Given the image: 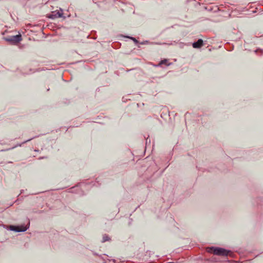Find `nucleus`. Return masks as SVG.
<instances>
[{
    "label": "nucleus",
    "instance_id": "obj_5",
    "mask_svg": "<svg viewBox=\"0 0 263 263\" xmlns=\"http://www.w3.org/2000/svg\"><path fill=\"white\" fill-rule=\"evenodd\" d=\"M39 136H36L35 137H33L30 139H29L26 141H24V142H23L22 143H20V144H17L16 145H15V146H13L11 148H7L6 149H2L0 151V152H5V151H9V150H11V149H14V148H16L18 146H21L23 144L29 142V141H30L31 140H32V139L36 138V137H38Z\"/></svg>",
    "mask_w": 263,
    "mask_h": 263
},
{
    "label": "nucleus",
    "instance_id": "obj_8",
    "mask_svg": "<svg viewBox=\"0 0 263 263\" xmlns=\"http://www.w3.org/2000/svg\"><path fill=\"white\" fill-rule=\"evenodd\" d=\"M167 62H168V60H167V59H163V60H162L159 62V64H158V65H155V66H156V67H158V66H161V65H163V64H165V65H167V66H169V65H170L171 64V63H168H168H167Z\"/></svg>",
    "mask_w": 263,
    "mask_h": 263
},
{
    "label": "nucleus",
    "instance_id": "obj_3",
    "mask_svg": "<svg viewBox=\"0 0 263 263\" xmlns=\"http://www.w3.org/2000/svg\"><path fill=\"white\" fill-rule=\"evenodd\" d=\"M5 40L12 44H16L22 40V36L21 34L9 36L4 38Z\"/></svg>",
    "mask_w": 263,
    "mask_h": 263
},
{
    "label": "nucleus",
    "instance_id": "obj_9",
    "mask_svg": "<svg viewBox=\"0 0 263 263\" xmlns=\"http://www.w3.org/2000/svg\"><path fill=\"white\" fill-rule=\"evenodd\" d=\"M111 238L110 237L106 234H105L103 235L102 240L101 241L102 242H105L106 241H110Z\"/></svg>",
    "mask_w": 263,
    "mask_h": 263
},
{
    "label": "nucleus",
    "instance_id": "obj_10",
    "mask_svg": "<svg viewBox=\"0 0 263 263\" xmlns=\"http://www.w3.org/2000/svg\"><path fill=\"white\" fill-rule=\"evenodd\" d=\"M125 37L130 39V40H133L134 42L135 43V44L137 45L138 44H140L139 41L135 37L130 36H126Z\"/></svg>",
    "mask_w": 263,
    "mask_h": 263
},
{
    "label": "nucleus",
    "instance_id": "obj_13",
    "mask_svg": "<svg viewBox=\"0 0 263 263\" xmlns=\"http://www.w3.org/2000/svg\"><path fill=\"white\" fill-rule=\"evenodd\" d=\"M258 51H260L261 53H263V51L262 49H256V50H255V52H258Z\"/></svg>",
    "mask_w": 263,
    "mask_h": 263
},
{
    "label": "nucleus",
    "instance_id": "obj_12",
    "mask_svg": "<svg viewBox=\"0 0 263 263\" xmlns=\"http://www.w3.org/2000/svg\"><path fill=\"white\" fill-rule=\"evenodd\" d=\"M148 43H149V42L148 41H144L140 43V44L141 45L147 44Z\"/></svg>",
    "mask_w": 263,
    "mask_h": 263
},
{
    "label": "nucleus",
    "instance_id": "obj_7",
    "mask_svg": "<svg viewBox=\"0 0 263 263\" xmlns=\"http://www.w3.org/2000/svg\"><path fill=\"white\" fill-rule=\"evenodd\" d=\"M85 185L84 183H80L78 185L73 186L69 189V192L78 194L79 193V187Z\"/></svg>",
    "mask_w": 263,
    "mask_h": 263
},
{
    "label": "nucleus",
    "instance_id": "obj_17",
    "mask_svg": "<svg viewBox=\"0 0 263 263\" xmlns=\"http://www.w3.org/2000/svg\"><path fill=\"white\" fill-rule=\"evenodd\" d=\"M38 151H39V150H36V149L35 150V152H38Z\"/></svg>",
    "mask_w": 263,
    "mask_h": 263
},
{
    "label": "nucleus",
    "instance_id": "obj_6",
    "mask_svg": "<svg viewBox=\"0 0 263 263\" xmlns=\"http://www.w3.org/2000/svg\"><path fill=\"white\" fill-rule=\"evenodd\" d=\"M203 45V41L201 39H198L197 41L194 42L192 44L194 48L199 49Z\"/></svg>",
    "mask_w": 263,
    "mask_h": 263
},
{
    "label": "nucleus",
    "instance_id": "obj_14",
    "mask_svg": "<svg viewBox=\"0 0 263 263\" xmlns=\"http://www.w3.org/2000/svg\"><path fill=\"white\" fill-rule=\"evenodd\" d=\"M24 190H21V191H20V194H22V193H24Z\"/></svg>",
    "mask_w": 263,
    "mask_h": 263
},
{
    "label": "nucleus",
    "instance_id": "obj_19",
    "mask_svg": "<svg viewBox=\"0 0 263 263\" xmlns=\"http://www.w3.org/2000/svg\"><path fill=\"white\" fill-rule=\"evenodd\" d=\"M191 0H189V1H190Z\"/></svg>",
    "mask_w": 263,
    "mask_h": 263
},
{
    "label": "nucleus",
    "instance_id": "obj_15",
    "mask_svg": "<svg viewBox=\"0 0 263 263\" xmlns=\"http://www.w3.org/2000/svg\"><path fill=\"white\" fill-rule=\"evenodd\" d=\"M44 158H47V157H40V158H39V159H44Z\"/></svg>",
    "mask_w": 263,
    "mask_h": 263
},
{
    "label": "nucleus",
    "instance_id": "obj_18",
    "mask_svg": "<svg viewBox=\"0 0 263 263\" xmlns=\"http://www.w3.org/2000/svg\"><path fill=\"white\" fill-rule=\"evenodd\" d=\"M38 213H42V211H39Z\"/></svg>",
    "mask_w": 263,
    "mask_h": 263
},
{
    "label": "nucleus",
    "instance_id": "obj_2",
    "mask_svg": "<svg viewBox=\"0 0 263 263\" xmlns=\"http://www.w3.org/2000/svg\"><path fill=\"white\" fill-rule=\"evenodd\" d=\"M27 224H21V225H10L9 226L8 230L14 231L15 232H23L26 231L29 228L30 220L29 219H27Z\"/></svg>",
    "mask_w": 263,
    "mask_h": 263
},
{
    "label": "nucleus",
    "instance_id": "obj_11",
    "mask_svg": "<svg viewBox=\"0 0 263 263\" xmlns=\"http://www.w3.org/2000/svg\"><path fill=\"white\" fill-rule=\"evenodd\" d=\"M185 44L182 43V42H180L178 43V46L180 48H184V47L185 46Z\"/></svg>",
    "mask_w": 263,
    "mask_h": 263
},
{
    "label": "nucleus",
    "instance_id": "obj_16",
    "mask_svg": "<svg viewBox=\"0 0 263 263\" xmlns=\"http://www.w3.org/2000/svg\"><path fill=\"white\" fill-rule=\"evenodd\" d=\"M147 139H148V137H147V138H146V143H147Z\"/></svg>",
    "mask_w": 263,
    "mask_h": 263
},
{
    "label": "nucleus",
    "instance_id": "obj_4",
    "mask_svg": "<svg viewBox=\"0 0 263 263\" xmlns=\"http://www.w3.org/2000/svg\"><path fill=\"white\" fill-rule=\"evenodd\" d=\"M62 12H60V11L56 10L52 11L50 14L48 16L49 18L51 19H55L57 18H60L63 17V10L62 9H60Z\"/></svg>",
    "mask_w": 263,
    "mask_h": 263
},
{
    "label": "nucleus",
    "instance_id": "obj_1",
    "mask_svg": "<svg viewBox=\"0 0 263 263\" xmlns=\"http://www.w3.org/2000/svg\"><path fill=\"white\" fill-rule=\"evenodd\" d=\"M209 253H213L214 255L218 256H232L233 253L229 250L223 248L212 246L206 249Z\"/></svg>",
    "mask_w": 263,
    "mask_h": 263
}]
</instances>
